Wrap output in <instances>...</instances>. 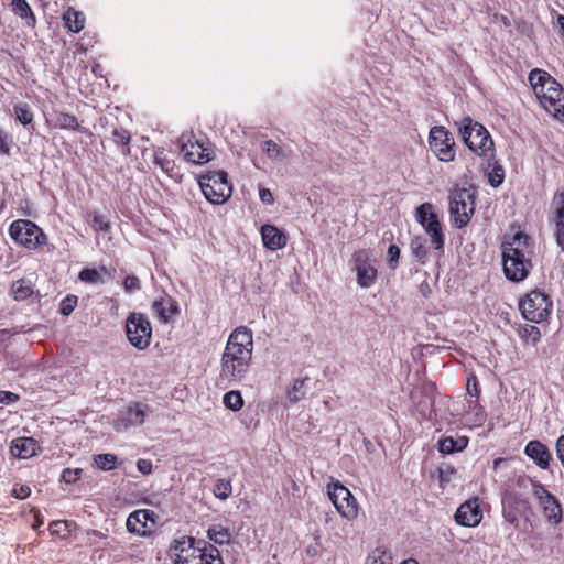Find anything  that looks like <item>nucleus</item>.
<instances>
[{
	"mask_svg": "<svg viewBox=\"0 0 564 564\" xmlns=\"http://www.w3.org/2000/svg\"><path fill=\"white\" fill-rule=\"evenodd\" d=\"M429 145L435 156L442 162H452L455 159V141L443 126L432 127L429 133Z\"/></svg>",
	"mask_w": 564,
	"mask_h": 564,
	"instance_id": "obj_15",
	"label": "nucleus"
},
{
	"mask_svg": "<svg viewBox=\"0 0 564 564\" xmlns=\"http://www.w3.org/2000/svg\"><path fill=\"white\" fill-rule=\"evenodd\" d=\"M10 237L19 245L35 250L47 243V237L33 221L18 219L10 225Z\"/></svg>",
	"mask_w": 564,
	"mask_h": 564,
	"instance_id": "obj_8",
	"label": "nucleus"
},
{
	"mask_svg": "<svg viewBox=\"0 0 564 564\" xmlns=\"http://www.w3.org/2000/svg\"><path fill=\"white\" fill-rule=\"evenodd\" d=\"M30 494L31 489L29 486L25 485H19L12 489V495L18 499H25L26 497L30 496Z\"/></svg>",
	"mask_w": 564,
	"mask_h": 564,
	"instance_id": "obj_47",
	"label": "nucleus"
},
{
	"mask_svg": "<svg viewBox=\"0 0 564 564\" xmlns=\"http://www.w3.org/2000/svg\"><path fill=\"white\" fill-rule=\"evenodd\" d=\"M113 135L116 140L122 144H128L130 141V135L126 131H115Z\"/></svg>",
	"mask_w": 564,
	"mask_h": 564,
	"instance_id": "obj_55",
	"label": "nucleus"
},
{
	"mask_svg": "<svg viewBox=\"0 0 564 564\" xmlns=\"http://www.w3.org/2000/svg\"><path fill=\"white\" fill-rule=\"evenodd\" d=\"M11 8L17 15L26 20L28 25H35V17L31 10V7L25 0H12Z\"/></svg>",
	"mask_w": 564,
	"mask_h": 564,
	"instance_id": "obj_25",
	"label": "nucleus"
},
{
	"mask_svg": "<svg viewBox=\"0 0 564 564\" xmlns=\"http://www.w3.org/2000/svg\"><path fill=\"white\" fill-rule=\"evenodd\" d=\"M91 227L95 231L107 232L110 229V224L107 220H105L102 216H100L97 213H94L91 215Z\"/></svg>",
	"mask_w": 564,
	"mask_h": 564,
	"instance_id": "obj_42",
	"label": "nucleus"
},
{
	"mask_svg": "<svg viewBox=\"0 0 564 564\" xmlns=\"http://www.w3.org/2000/svg\"><path fill=\"white\" fill-rule=\"evenodd\" d=\"M482 519V511L477 498L469 499L462 503L455 513L456 522L462 527L475 528Z\"/></svg>",
	"mask_w": 564,
	"mask_h": 564,
	"instance_id": "obj_18",
	"label": "nucleus"
},
{
	"mask_svg": "<svg viewBox=\"0 0 564 564\" xmlns=\"http://www.w3.org/2000/svg\"><path fill=\"white\" fill-rule=\"evenodd\" d=\"M519 334H520V337L525 343H530L533 345H535L541 339V332L534 325L525 324L524 326L521 327Z\"/></svg>",
	"mask_w": 564,
	"mask_h": 564,
	"instance_id": "obj_33",
	"label": "nucleus"
},
{
	"mask_svg": "<svg viewBox=\"0 0 564 564\" xmlns=\"http://www.w3.org/2000/svg\"><path fill=\"white\" fill-rule=\"evenodd\" d=\"M533 494L539 499L546 519L553 524L560 523L562 520V508L556 498L541 485L533 486Z\"/></svg>",
	"mask_w": 564,
	"mask_h": 564,
	"instance_id": "obj_17",
	"label": "nucleus"
},
{
	"mask_svg": "<svg viewBox=\"0 0 564 564\" xmlns=\"http://www.w3.org/2000/svg\"><path fill=\"white\" fill-rule=\"evenodd\" d=\"M76 304H77V299L75 296H73V297L68 296L65 300H63L61 303L62 314L65 316L69 315L74 311Z\"/></svg>",
	"mask_w": 564,
	"mask_h": 564,
	"instance_id": "obj_45",
	"label": "nucleus"
},
{
	"mask_svg": "<svg viewBox=\"0 0 564 564\" xmlns=\"http://www.w3.org/2000/svg\"><path fill=\"white\" fill-rule=\"evenodd\" d=\"M123 286H124L127 292H131L133 290L139 289L140 288V283H139L138 278L131 275V276H127L124 279Z\"/></svg>",
	"mask_w": 564,
	"mask_h": 564,
	"instance_id": "obj_50",
	"label": "nucleus"
},
{
	"mask_svg": "<svg viewBox=\"0 0 564 564\" xmlns=\"http://www.w3.org/2000/svg\"><path fill=\"white\" fill-rule=\"evenodd\" d=\"M365 564H393V558L389 552L377 549L367 557Z\"/></svg>",
	"mask_w": 564,
	"mask_h": 564,
	"instance_id": "obj_36",
	"label": "nucleus"
},
{
	"mask_svg": "<svg viewBox=\"0 0 564 564\" xmlns=\"http://www.w3.org/2000/svg\"><path fill=\"white\" fill-rule=\"evenodd\" d=\"M437 473H438V479H440L441 486H445L446 484L451 482L456 470L452 466H445V467H440Z\"/></svg>",
	"mask_w": 564,
	"mask_h": 564,
	"instance_id": "obj_43",
	"label": "nucleus"
},
{
	"mask_svg": "<svg viewBox=\"0 0 564 564\" xmlns=\"http://www.w3.org/2000/svg\"><path fill=\"white\" fill-rule=\"evenodd\" d=\"M486 175L489 184L492 187H498L502 184L505 180V170L500 164L495 162L488 165V169L486 170Z\"/></svg>",
	"mask_w": 564,
	"mask_h": 564,
	"instance_id": "obj_29",
	"label": "nucleus"
},
{
	"mask_svg": "<svg viewBox=\"0 0 564 564\" xmlns=\"http://www.w3.org/2000/svg\"><path fill=\"white\" fill-rule=\"evenodd\" d=\"M415 219L422 226L436 250L444 247L442 224L432 203H423L415 208Z\"/></svg>",
	"mask_w": 564,
	"mask_h": 564,
	"instance_id": "obj_10",
	"label": "nucleus"
},
{
	"mask_svg": "<svg viewBox=\"0 0 564 564\" xmlns=\"http://www.w3.org/2000/svg\"><path fill=\"white\" fill-rule=\"evenodd\" d=\"M207 536L217 544H226L230 541V533L221 525H214L208 529Z\"/></svg>",
	"mask_w": 564,
	"mask_h": 564,
	"instance_id": "obj_32",
	"label": "nucleus"
},
{
	"mask_svg": "<svg viewBox=\"0 0 564 564\" xmlns=\"http://www.w3.org/2000/svg\"><path fill=\"white\" fill-rule=\"evenodd\" d=\"M468 442L467 436H459L458 438L445 437L438 441V451L442 454L462 452L467 447Z\"/></svg>",
	"mask_w": 564,
	"mask_h": 564,
	"instance_id": "obj_24",
	"label": "nucleus"
},
{
	"mask_svg": "<svg viewBox=\"0 0 564 564\" xmlns=\"http://www.w3.org/2000/svg\"><path fill=\"white\" fill-rule=\"evenodd\" d=\"M15 115H17V119L24 126L29 124L32 122V115L31 112L29 111L28 107L26 106H18L15 107Z\"/></svg>",
	"mask_w": 564,
	"mask_h": 564,
	"instance_id": "obj_44",
	"label": "nucleus"
},
{
	"mask_svg": "<svg viewBox=\"0 0 564 564\" xmlns=\"http://www.w3.org/2000/svg\"><path fill=\"white\" fill-rule=\"evenodd\" d=\"M198 184L205 198L214 205L226 203L232 193V186L224 171H207L200 174Z\"/></svg>",
	"mask_w": 564,
	"mask_h": 564,
	"instance_id": "obj_6",
	"label": "nucleus"
},
{
	"mask_svg": "<svg viewBox=\"0 0 564 564\" xmlns=\"http://www.w3.org/2000/svg\"><path fill=\"white\" fill-rule=\"evenodd\" d=\"M94 466L101 470H112L117 466V457L113 454H98L94 456Z\"/></svg>",
	"mask_w": 564,
	"mask_h": 564,
	"instance_id": "obj_31",
	"label": "nucleus"
},
{
	"mask_svg": "<svg viewBox=\"0 0 564 564\" xmlns=\"http://www.w3.org/2000/svg\"><path fill=\"white\" fill-rule=\"evenodd\" d=\"M40 449L39 443L32 437H19L12 441L10 451L13 456L21 459L34 457Z\"/></svg>",
	"mask_w": 564,
	"mask_h": 564,
	"instance_id": "obj_22",
	"label": "nucleus"
},
{
	"mask_svg": "<svg viewBox=\"0 0 564 564\" xmlns=\"http://www.w3.org/2000/svg\"><path fill=\"white\" fill-rule=\"evenodd\" d=\"M400 258V248L391 245L387 251V264L390 269L394 270L398 267Z\"/></svg>",
	"mask_w": 564,
	"mask_h": 564,
	"instance_id": "obj_40",
	"label": "nucleus"
},
{
	"mask_svg": "<svg viewBox=\"0 0 564 564\" xmlns=\"http://www.w3.org/2000/svg\"><path fill=\"white\" fill-rule=\"evenodd\" d=\"M327 495L337 512L348 521L358 517V502L348 488L339 481L327 485Z\"/></svg>",
	"mask_w": 564,
	"mask_h": 564,
	"instance_id": "obj_13",
	"label": "nucleus"
},
{
	"mask_svg": "<svg viewBox=\"0 0 564 564\" xmlns=\"http://www.w3.org/2000/svg\"><path fill=\"white\" fill-rule=\"evenodd\" d=\"M11 291L17 301H23L32 295L33 285L30 281L21 279L12 284Z\"/></svg>",
	"mask_w": 564,
	"mask_h": 564,
	"instance_id": "obj_27",
	"label": "nucleus"
},
{
	"mask_svg": "<svg viewBox=\"0 0 564 564\" xmlns=\"http://www.w3.org/2000/svg\"><path fill=\"white\" fill-rule=\"evenodd\" d=\"M502 458H497L494 460V468L496 469L498 466H500V463H502Z\"/></svg>",
	"mask_w": 564,
	"mask_h": 564,
	"instance_id": "obj_58",
	"label": "nucleus"
},
{
	"mask_svg": "<svg viewBox=\"0 0 564 564\" xmlns=\"http://www.w3.org/2000/svg\"><path fill=\"white\" fill-rule=\"evenodd\" d=\"M502 265L508 280L523 281L531 269L529 238L522 231H517L502 243Z\"/></svg>",
	"mask_w": 564,
	"mask_h": 564,
	"instance_id": "obj_2",
	"label": "nucleus"
},
{
	"mask_svg": "<svg viewBox=\"0 0 564 564\" xmlns=\"http://www.w3.org/2000/svg\"><path fill=\"white\" fill-rule=\"evenodd\" d=\"M449 215L457 228L465 227L475 213V195L467 188H454L448 196Z\"/></svg>",
	"mask_w": 564,
	"mask_h": 564,
	"instance_id": "obj_7",
	"label": "nucleus"
},
{
	"mask_svg": "<svg viewBox=\"0 0 564 564\" xmlns=\"http://www.w3.org/2000/svg\"><path fill=\"white\" fill-rule=\"evenodd\" d=\"M66 529V522L64 521H57V522H53L51 525H50V531L52 534H62Z\"/></svg>",
	"mask_w": 564,
	"mask_h": 564,
	"instance_id": "obj_54",
	"label": "nucleus"
},
{
	"mask_svg": "<svg viewBox=\"0 0 564 564\" xmlns=\"http://www.w3.org/2000/svg\"><path fill=\"white\" fill-rule=\"evenodd\" d=\"M39 525V522H35V524L33 525V529H36Z\"/></svg>",
	"mask_w": 564,
	"mask_h": 564,
	"instance_id": "obj_59",
	"label": "nucleus"
},
{
	"mask_svg": "<svg viewBox=\"0 0 564 564\" xmlns=\"http://www.w3.org/2000/svg\"><path fill=\"white\" fill-rule=\"evenodd\" d=\"M421 291H422L423 295H424L425 297H427V296H429V293H430L429 284H427V283H422V284H421Z\"/></svg>",
	"mask_w": 564,
	"mask_h": 564,
	"instance_id": "obj_57",
	"label": "nucleus"
},
{
	"mask_svg": "<svg viewBox=\"0 0 564 564\" xmlns=\"http://www.w3.org/2000/svg\"><path fill=\"white\" fill-rule=\"evenodd\" d=\"M78 278L86 283H98L101 280L96 269H84L79 272Z\"/></svg>",
	"mask_w": 564,
	"mask_h": 564,
	"instance_id": "obj_41",
	"label": "nucleus"
},
{
	"mask_svg": "<svg viewBox=\"0 0 564 564\" xmlns=\"http://www.w3.org/2000/svg\"><path fill=\"white\" fill-rule=\"evenodd\" d=\"M169 555L173 564H223L217 551L214 553L195 546L194 539L191 536L174 540Z\"/></svg>",
	"mask_w": 564,
	"mask_h": 564,
	"instance_id": "obj_4",
	"label": "nucleus"
},
{
	"mask_svg": "<svg viewBox=\"0 0 564 564\" xmlns=\"http://www.w3.org/2000/svg\"><path fill=\"white\" fill-rule=\"evenodd\" d=\"M351 263L356 272L357 284L361 289L371 288L378 279V269L372 252L365 248L355 250L351 256Z\"/></svg>",
	"mask_w": 564,
	"mask_h": 564,
	"instance_id": "obj_12",
	"label": "nucleus"
},
{
	"mask_svg": "<svg viewBox=\"0 0 564 564\" xmlns=\"http://www.w3.org/2000/svg\"><path fill=\"white\" fill-rule=\"evenodd\" d=\"M261 236L265 248L272 251L284 248L288 242V236L273 225H263Z\"/></svg>",
	"mask_w": 564,
	"mask_h": 564,
	"instance_id": "obj_21",
	"label": "nucleus"
},
{
	"mask_svg": "<svg viewBox=\"0 0 564 564\" xmlns=\"http://www.w3.org/2000/svg\"><path fill=\"white\" fill-rule=\"evenodd\" d=\"M126 334L134 348L144 350L151 343L152 327L144 315L131 313L126 321Z\"/></svg>",
	"mask_w": 564,
	"mask_h": 564,
	"instance_id": "obj_14",
	"label": "nucleus"
},
{
	"mask_svg": "<svg viewBox=\"0 0 564 564\" xmlns=\"http://www.w3.org/2000/svg\"><path fill=\"white\" fill-rule=\"evenodd\" d=\"M137 468L141 474L150 475L152 473V463L149 459H139Z\"/></svg>",
	"mask_w": 564,
	"mask_h": 564,
	"instance_id": "obj_51",
	"label": "nucleus"
},
{
	"mask_svg": "<svg viewBox=\"0 0 564 564\" xmlns=\"http://www.w3.org/2000/svg\"><path fill=\"white\" fill-rule=\"evenodd\" d=\"M556 21H557V25L561 30V34L564 37V15H557Z\"/></svg>",
	"mask_w": 564,
	"mask_h": 564,
	"instance_id": "obj_56",
	"label": "nucleus"
},
{
	"mask_svg": "<svg viewBox=\"0 0 564 564\" xmlns=\"http://www.w3.org/2000/svg\"><path fill=\"white\" fill-rule=\"evenodd\" d=\"M411 249L415 258L424 260L427 254V248L422 237H414L411 241Z\"/></svg>",
	"mask_w": 564,
	"mask_h": 564,
	"instance_id": "obj_38",
	"label": "nucleus"
},
{
	"mask_svg": "<svg viewBox=\"0 0 564 564\" xmlns=\"http://www.w3.org/2000/svg\"><path fill=\"white\" fill-rule=\"evenodd\" d=\"M127 415V420L130 425H141L144 423L147 417V408L135 403L129 406Z\"/></svg>",
	"mask_w": 564,
	"mask_h": 564,
	"instance_id": "obj_28",
	"label": "nucleus"
},
{
	"mask_svg": "<svg viewBox=\"0 0 564 564\" xmlns=\"http://www.w3.org/2000/svg\"><path fill=\"white\" fill-rule=\"evenodd\" d=\"M0 153L9 154L10 153V144L9 137L0 131Z\"/></svg>",
	"mask_w": 564,
	"mask_h": 564,
	"instance_id": "obj_52",
	"label": "nucleus"
},
{
	"mask_svg": "<svg viewBox=\"0 0 564 564\" xmlns=\"http://www.w3.org/2000/svg\"><path fill=\"white\" fill-rule=\"evenodd\" d=\"M467 393L475 397L479 394L478 381L474 375L467 379Z\"/></svg>",
	"mask_w": 564,
	"mask_h": 564,
	"instance_id": "obj_49",
	"label": "nucleus"
},
{
	"mask_svg": "<svg viewBox=\"0 0 564 564\" xmlns=\"http://www.w3.org/2000/svg\"><path fill=\"white\" fill-rule=\"evenodd\" d=\"M82 468H65L62 471L61 480L68 485L75 484L82 478Z\"/></svg>",
	"mask_w": 564,
	"mask_h": 564,
	"instance_id": "obj_39",
	"label": "nucleus"
},
{
	"mask_svg": "<svg viewBox=\"0 0 564 564\" xmlns=\"http://www.w3.org/2000/svg\"><path fill=\"white\" fill-rule=\"evenodd\" d=\"M304 380H295L286 391L290 403H296L304 397Z\"/></svg>",
	"mask_w": 564,
	"mask_h": 564,
	"instance_id": "obj_35",
	"label": "nucleus"
},
{
	"mask_svg": "<svg viewBox=\"0 0 564 564\" xmlns=\"http://www.w3.org/2000/svg\"><path fill=\"white\" fill-rule=\"evenodd\" d=\"M19 399V397L9 391H0V403H13Z\"/></svg>",
	"mask_w": 564,
	"mask_h": 564,
	"instance_id": "obj_53",
	"label": "nucleus"
},
{
	"mask_svg": "<svg viewBox=\"0 0 564 564\" xmlns=\"http://www.w3.org/2000/svg\"><path fill=\"white\" fill-rule=\"evenodd\" d=\"M223 401L225 406L234 412L240 411L245 403L241 393L237 390L227 392Z\"/></svg>",
	"mask_w": 564,
	"mask_h": 564,
	"instance_id": "obj_30",
	"label": "nucleus"
},
{
	"mask_svg": "<svg viewBox=\"0 0 564 564\" xmlns=\"http://www.w3.org/2000/svg\"><path fill=\"white\" fill-rule=\"evenodd\" d=\"M178 143L184 158L193 164H206L215 158L212 143L207 140H199L192 132L183 133Z\"/></svg>",
	"mask_w": 564,
	"mask_h": 564,
	"instance_id": "obj_9",
	"label": "nucleus"
},
{
	"mask_svg": "<svg viewBox=\"0 0 564 564\" xmlns=\"http://www.w3.org/2000/svg\"><path fill=\"white\" fill-rule=\"evenodd\" d=\"M231 491L229 482L218 481L215 486V495L220 499H226Z\"/></svg>",
	"mask_w": 564,
	"mask_h": 564,
	"instance_id": "obj_46",
	"label": "nucleus"
},
{
	"mask_svg": "<svg viewBox=\"0 0 564 564\" xmlns=\"http://www.w3.org/2000/svg\"><path fill=\"white\" fill-rule=\"evenodd\" d=\"M253 356V334L246 326L235 328L229 335L220 359V378L241 381L246 378Z\"/></svg>",
	"mask_w": 564,
	"mask_h": 564,
	"instance_id": "obj_1",
	"label": "nucleus"
},
{
	"mask_svg": "<svg viewBox=\"0 0 564 564\" xmlns=\"http://www.w3.org/2000/svg\"><path fill=\"white\" fill-rule=\"evenodd\" d=\"M458 132L465 144L479 156L491 159L495 154L494 141L487 129L471 118H463L458 123Z\"/></svg>",
	"mask_w": 564,
	"mask_h": 564,
	"instance_id": "obj_5",
	"label": "nucleus"
},
{
	"mask_svg": "<svg viewBox=\"0 0 564 564\" xmlns=\"http://www.w3.org/2000/svg\"><path fill=\"white\" fill-rule=\"evenodd\" d=\"M126 525L130 533L148 536L156 527V516L152 510L139 509L128 516Z\"/></svg>",
	"mask_w": 564,
	"mask_h": 564,
	"instance_id": "obj_16",
	"label": "nucleus"
},
{
	"mask_svg": "<svg viewBox=\"0 0 564 564\" xmlns=\"http://www.w3.org/2000/svg\"><path fill=\"white\" fill-rule=\"evenodd\" d=\"M261 149L271 160L279 161L283 160L285 156L282 149L271 140L264 141L261 145Z\"/></svg>",
	"mask_w": 564,
	"mask_h": 564,
	"instance_id": "obj_37",
	"label": "nucleus"
},
{
	"mask_svg": "<svg viewBox=\"0 0 564 564\" xmlns=\"http://www.w3.org/2000/svg\"><path fill=\"white\" fill-rule=\"evenodd\" d=\"M65 26L72 32H79L84 29L85 20L82 13L74 9H68L63 14Z\"/></svg>",
	"mask_w": 564,
	"mask_h": 564,
	"instance_id": "obj_26",
	"label": "nucleus"
},
{
	"mask_svg": "<svg viewBox=\"0 0 564 564\" xmlns=\"http://www.w3.org/2000/svg\"><path fill=\"white\" fill-rule=\"evenodd\" d=\"M519 307L525 319L542 323L551 313L552 302L545 293L534 290L524 295L519 302Z\"/></svg>",
	"mask_w": 564,
	"mask_h": 564,
	"instance_id": "obj_11",
	"label": "nucleus"
},
{
	"mask_svg": "<svg viewBox=\"0 0 564 564\" xmlns=\"http://www.w3.org/2000/svg\"><path fill=\"white\" fill-rule=\"evenodd\" d=\"M152 307L159 321L163 324H167L178 313L176 302L170 296H162L155 300Z\"/></svg>",
	"mask_w": 564,
	"mask_h": 564,
	"instance_id": "obj_23",
	"label": "nucleus"
},
{
	"mask_svg": "<svg viewBox=\"0 0 564 564\" xmlns=\"http://www.w3.org/2000/svg\"><path fill=\"white\" fill-rule=\"evenodd\" d=\"M56 123L61 129L77 130L79 128L76 117L66 112L56 113Z\"/></svg>",
	"mask_w": 564,
	"mask_h": 564,
	"instance_id": "obj_34",
	"label": "nucleus"
},
{
	"mask_svg": "<svg viewBox=\"0 0 564 564\" xmlns=\"http://www.w3.org/2000/svg\"><path fill=\"white\" fill-rule=\"evenodd\" d=\"M524 454L541 469L549 468L552 455L549 448L540 441H530L524 448Z\"/></svg>",
	"mask_w": 564,
	"mask_h": 564,
	"instance_id": "obj_20",
	"label": "nucleus"
},
{
	"mask_svg": "<svg viewBox=\"0 0 564 564\" xmlns=\"http://www.w3.org/2000/svg\"><path fill=\"white\" fill-rule=\"evenodd\" d=\"M259 197L261 202L265 205H272L274 203L273 194L269 188L260 187L259 188Z\"/></svg>",
	"mask_w": 564,
	"mask_h": 564,
	"instance_id": "obj_48",
	"label": "nucleus"
},
{
	"mask_svg": "<svg viewBox=\"0 0 564 564\" xmlns=\"http://www.w3.org/2000/svg\"><path fill=\"white\" fill-rule=\"evenodd\" d=\"M551 219L557 246L564 252V192L556 193L551 202Z\"/></svg>",
	"mask_w": 564,
	"mask_h": 564,
	"instance_id": "obj_19",
	"label": "nucleus"
},
{
	"mask_svg": "<svg viewBox=\"0 0 564 564\" xmlns=\"http://www.w3.org/2000/svg\"><path fill=\"white\" fill-rule=\"evenodd\" d=\"M529 83L540 105L556 120L564 122V89L547 72L534 68Z\"/></svg>",
	"mask_w": 564,
	"mask_h": 564,
	"instance_id": "obj_3",
	"label": "nucleus"
}]
</instances>
